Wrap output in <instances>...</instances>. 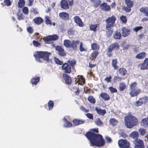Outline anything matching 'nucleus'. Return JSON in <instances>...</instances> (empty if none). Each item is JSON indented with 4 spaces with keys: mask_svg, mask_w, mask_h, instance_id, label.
I'll return each instance as SVG.
<instances>
[{
    "mask_svg": "<svg viewBox=\"0 0 148 148\" xmlns=\"http://www.w3.org/2000/svg\"><path fill=\"white\" fill-rule=\"evenodd\" d=\"M84 45L82 42L80 43V46L79 47V49L81 52L85 51L86 50V49L84 47Z\"/></svg>",
    "mask_w": 148,
    "mask_h": 148,
    "instance_id": "obj_44",
    "label": "nucleus"
},
{
    "mask_svg": "<svg viewBox=\"0 0 148 148\" xmlns=\"http://www.w3.org/2000/svg\"><path fill=\"white\" fill-rule=\"evenodd\" d=\"M72 122L73 126H75L84 123L85 121L82 119H75L73 120Z\"/></svg>",
    "mask_w": 148,
    "mask_h": 148,
    "instance_id": "obj_20",
    "label": "nucleus"
},
{
    "mask_svg": "<svg viewBox=\"0 0 148 148\" xmlns=\"http://www.w3.org/2000/svg\"><path fill=\"white\" fill-rule=\"evenodd\" d=\"M94 4L93 6L95 8L98 7L101 4V0H97L93 2Z\"/></svg>",
    "mask_w": 148,
    "mask_h": 148,
    "instance_id": "obj_45",
    "label": "nucleus"
},
{
    "mask_svg": "<svg viewBox=\"0 0 148 148\" xmlns=\"http://www.w3.org/2000/svg\"><path fill=\"white\" fill-rule=\"evenodd\" d=\"M136 82H132L130 85L129 94L131 97L137 96L141 92L140 89L137 88Z\"/></svg>",
    "mask_w": 148,
    "mask_h": 148,
    "instance_id": "obj_5",
    "label": "nucleus"
},
{
    "mask_svg": "<svg viewBox=\"0 0 148 148\" xmlns=\"http://www.w3.org/2000/svg\"><path fill=\"white\" fill-rule=\"evenodd\" d=\"M91 49L93 50L98 51L100 49L99 45L96 43H93L91 44Z\"/></svg>",
    "mask_w": 148,
    "mask_h": 148,
    "instance_id": "obj_27",
    "label": "nucleus"
},
{
    "mask_svg": "<svg viewBox=\"0 0 148 148\" xmlns=\"http://www.w3.org/2000/svg\"><path fill=\"white\" fill-rule=\"evenodd\" d=\"M25 3V2L24 0H19L18 3V7L22 8L24 6Z\"/></svg>",
    "mask_w": 148,
    "mask_h": 148,
    "instance_id": "obj_40",
    "label": "nucleus"
},
{
    "mask_svg": "<svg viewBox=\"0 0 148 148\" xmlns=\"http://www.w3.org/2000/svg\"><path fill=\"white\" fill-rule=\"evenodd\" d=\"M75 82L76 84L78 83V85H83L85 83V79L82 75H78L75 78Z\"/></svg>",
    "mask_w": 148,
    "mask_h": 148,
    "instance_id": "obj_12",
    "label": "nucleus"
},
{
    "mask_svg": "<svg viewBox=\"0 0 148 148\" xmlns=\"http://www.w3.org/2000/svg\"><path fill=\"white\" fill-rule=\"evenodd\" d=\"M49 110H51L52 109L54 106V102L52 100H49L48 103Z\"/></svg>",
    "mask_w": 148,
    "mask_h": 148,
    "instance_id": "obj_43",
    "label": "nucleus"
},
{
    "mask_svg": "<svg viewBox=\"0 0 148 148\" xmlns=\"http://www.w3.org/2000/svg\"><path fill=\"white\" fill-rule=\"evenodd\" d=\"M124 123L126 127L131 129L138 124V120L137 118L132 115H128L124 118Z\"/></svg>",
    "mask_w": 148,
    "mask_h": 148,
    "instance_id": "obj_4",
    "label": "nucleus"
},
{
    "mask_svg": "<svg viewBox=\"0 0 148 148\" xmlns=\"http://www.w3.org/2000/svg\"><path fill=\"white\" fill-rule=\"evenodd\" d=\"M92 132L89 131L86 132L85 136L90 141V146H95L97 147L103 146L105 144V141L102 136L95 132L99 133L98 128L91 129Z\"/></svg>",
    "mask_w": 148,
    "mask_h": 148,
    "instance_id": "obj_1",
    "label": "nucleus"
},
{
    "mask_svg": "<svg viewBox=\"0 0 148 148\" xmlns=\"http://www.w3.org/2000/svg\"><path fill=\"white\" fill-rule=\"evenodd\" d=\"M44 40L45 42H47V43L48 44L49 43V42L51 41L50 36L46 37Z\"/></svg>",
    "mask_w": 148,
    "mask_h": 148,
    "instance_id": "obj_61",
    "label": "nucleus"
},
{
    "mask_svg": "<svg viewBox=\"0 0 148 148\" xmlns=\"http://www.w3.org/2000/svg\"><path fill=\"white\" fill-rule=\"evenodd\" d=\"M96 124L98 126H101L103 125V123L99 118H97L95 121Z\"/></svg>",
    "mask_w": 148,
    "mask_h": 148,
    "instance_id": "obj_34",
    "label": "nucleus"
},
{
    "mask_svg": "<svg viewBox=\"0 0 148 148\" xmlns=\"http://www.w3.org/2000/svg\"><path fill=\"white\" fill-rule=\"evenodd\" d=\"M129 137L133 140L134 141H136L139 139V134L137 132L133 131L130 134Z\"/></svg>",
    "mask_w": 148,
    "mask_h": 148,
    "instance_id": "obj_18",
    "label": "nucleus"
},
{
    "mask_svg": "<svg viewBox=\"0 0 148 148\" xmlns=\"http://www.w3.org/2000/svg\"><path fill=\"white\" fill-rule=\"evenodd\" d=\"M100 96L102 99L106 101L110 99L109 96L105 92H103L101 93Z\"/></svg>",
    "mask_w": 148,
    "mask_h": 148,
    "instance_id": "obj_31",
    "label": "nucleus"
},
{
    "mask_svg": "<svg viewBox=\"0 0 148 148\" xmlns=\"http://www.w3.org/2000/svg\"><path fill=\"white\" fill-rule=\"evenodd\" d=\"M56 50L58 52L60 51H64V49L62 47L59 45H57L55 47Z\"/></svg>",
    "mask_w": 148,
    "mask_h": 148,
    "instance_id": "obj_54",
    "label": "nucleus"
},
{
    "mask_svg": "<svg viewBox=\"0 0 148 148\" xmlns=\"http://www.w3.org/2000/svg\"><path fill=\"white\" fill-rule=\"evenodd\" d=\"M116 18L115 16L112 15L111 17L108 18L105 20L106 23V34L108 37H110L111 36L114 31L112 28L114 27L115 21L116 20Z\"/></svg>",
    "mask_w": 148,
    "mask_h": 148,
    "instance_id": "obj_2",
    "label": "nucleus"
},
{
    "mask_svg": "<svg viewBox=\"0 0 148 148\" xmlns=\"http://www.w3.org/2000/svg\"><path fill=\"white\" fill-rule=\"evenodd\" d=\"M126 87V84L124 82H121L119 85V90L121 91H123Z\"/></svg>",
    "mask_w": 148,
    "mask_h": 148,
    "instance_id": "obj_38",
    "label": "nucleus"
},
{
    "mask_svg": "<svg viewBox=\"0 0 148 148\" xmlns=\"http://www.w3.org/2000/svg\"><path fill=\"white\" fill-rule=\"evenodd\" d=\"M133 143L134 145V148H145L144 142L142 140L140 139L136 141H133Z\"/></svg>",
    "mask_w": 148,
    "mask_h": 148,
    "instance_id": "obj_10",
    "label": "nucleus"
},
{
    "mask_svg": "<svg viewBox=\"0 0 148 148\" xmlns=\"http://www.w3.org/2000/svg\"><path fill=\"white\" fill-rule=\"evenodd\" d=\"M118 72L121 76H124L126 74L127 71L124 68H121L119 69Z\"/></svg>",
    "mask_w": 148,
    "mask_h": 148,
    "instance_id": "obj_30",
    "label": "nucleus"
},
{
    "mask_svg": "<svg viewBox=\"0 0 148 148\" xmlns=\"http://www.w3.org/2000/svg\"><path fill=\"white\" fill-rule=\"evenodd\" d=\"M59 16L62 19L67 21L70 18L69 14L66 12H61L59 14Z\"/></svg>",
    "mask_w": 148,
    "mask_h": 148,
    "instance_id": "obj_16",
    "label": "nucleus"
},
{
    "mask_svg": "<svg viewBox=\"0 0 148 148\" xmlns=\"http://www.w3.org/2000/svg\"><path fill=\"white\" fill-rule=\"evenodd\" d=\"M40 80V77L39 76H36L32 78L30 82L32 85H36L39 82Z\"/></svg>",
    "mask_w": 148,
    "mask_h": 148,
    "instance_id": "obj_25",
    "label": "nucleus"
},
{
    "mask_svg": "<svg viewBox=\"0 0 148 148\" xmlns=\"http://www.w3.org/2000/svg\"><path fill=\"white\" fill-rule=\"evenodd\" d=\"M95 110L97 113L99 115L103 116L106 113V111L105 109L102 110L98 107H96Z\"/></svg>",
    "mask_w": 148,
    "mask_h": 148,
    "instance_id": "obj_23",
    "label": "nucleus"
},
{
    "mask_svg": "<svg viewBox=\"0 0 148 148\" xmlns=\"http://www.w3.org/2000/svg\"><path fill=\"white\" fill-rule=\"evenodd\" d=\"M64 127H69L73 126L72 123L69 121H68L64 125Z\"/></svg>",
    "mask_w": 148,
    "mask_h": 148,
    "instance_id": "obj_49",
    "label": "nucleus"
},
{
    "mask_svg": "<svg viewBox=\"0 0 148 148\" xmlns=\"http://www.w3.org/2000/svg\"><path fill=\"white\" fill-rule=\"evenodd\" d=\"M45 22L47 25L49 24L51 25H52L51 20L49 19V16H46L45 17Z\"/></svg>",
    "mask_w": 148,
    "mask_h": 148,
    "instance_id": "obj_47",
    "label": "nucleus"
},
{
    "mask_svg": "<svg viewBox=\"0 0 148 148\" xmlns=\"http://www.w3.org/2000/svg\"><path fill=\"white\" fill-rule=\"evenodd\" d=\"M140 66V69L142 70L148 69V58H146L143 62L138 65Z\"/></svg>",
    "mask_w": 148,
    "mask_h": 148,
    "instance_id": "obj_13",
    "label": "nucleus"
},
{
    "mask_svg": "<svg viewBox=\"0 0 148 148\" xmlns=\"http://www.w3.org/2000/svg\"><path fill=\"white\" fill-rule=\"evenodd\" d=\"M18 19L20 21L23 20L24 18L23 15V13L20 11H18L17 14Z\"/></svg>",
    "mask_w": 148,
    "mask_h": 148,
    "instance_id": "obj_41",
    "label": "nucleus"
},
{
    "mask_svg": "<svg viewBox=\"0 0 148 148\" xmlns=\"http://www.w3.org/2000/svg\"><path fill=\"white\" fill-rule=\"evenodd\" d=\"M55 62L57 64L60 65H62L63 63L62 61H60L58 58H55L54 60Z\"/></svg>",
    "mask_w": 148,
    "mask_h": 148,
    "instance_id": "obj_55",
    "label": "nucleus"
},
{
    "mask_svg": "<svg viewBox=\"0 0 148 148\" xmlns=\"http://www.w3.org/2000/svg\"><path fill=\"white\" fill-rule=\"evenodd\" d=\"M27 31L30 34H32L34 32L33 29L31 26H29L27 27Z\"/></svg>",
    "mask_w": 148,
    "mask_h": 148,
    "instance_id": "obj_53",
    "label": "nucleus"
},
{
    "mask_svg": "<svg viewBox=\"0 0 148 148\" xmlns=\"http://www.w3.org/2000/svg\"><path fill=\"white\" fill-rule=\"evenodd\" d=\"M118 144L120 148H130V143L126 139H121L119 140L118 142Z\"/></svg>",
    "mask_w": 148,
    "mask_h": 148,
    "instance_id": "obj_9",
    "label": "nucleus"
},
{
    "mask_svg": "<svg viewBox=\"0 0 148 148\" xmlns=\"http://www.w3.org/2000/svg\"><path fill=\"white\" fill-rule=\"evenodd\" d=\"M148 102V97L145 96L142 98L139 99V100L136 101V103L137 106H140L143 104H145Z\"/></svg>",
    "mask_w": 148,
    "mask_h": 148,
    "instance_id": "obj_11",
    "label": "nucleus"
},
{
    "mask_svg": "<svg viewBox=\"0 0 148 148\" xmlns=\"http://www.w3.org/2000/svg\"><path fill=\"white\" fill-rule=\"evenodd\" d=\"M121 31L122 36L124 37L128 36L130 34L131 32L130 29L125 27H123Z\"/></svg>",
    "mask_w": 148,
    "mask_h": 148,
    "instance_id": "obj_17",
    "label": "nucleus"
},
{
    "mask_svg": "<svg viewBox=\"0 0 148 148\" xmlns=\"http://www.w3.org/2000/svg\"><path fill=\"white\" fill-rule=\"evenodd\" d=\"M113 79L114 82H119L122 80V78L119 76H115L114 77Z\"/></svg>",
    "mask_w": 148,
    "mask_h": 148,
    "instance_id": "obj_57",
    "label": "nucleus"
},
{
    "mask_svg": "<svg viewBox=\"0 0 148 148\" xmlns=\"http://www.w3.org/2000/svg\"><path fill=\"white\" fill-rule=\"evenodd\" d=\"M140 11L143 13L145 16H148V7H142L140 9Z\"/></svg>",
    "mask_w": 148,
    "mask_h": 148,
    "instance_id": "obj_32",
    "label": "nucleus"
},
{
    "mask_svg": "<svg viewBox=\"0 0 148 148\" xmlns=\"http://www.w3.org/2000/svg\"><path fill=\"white\" fill-rule=\"evenodd\" d=\"M117 60L116 58H115L112 60V66L113 68L114 69L117 70L119 69V67L117 65Z\"/></svg>",
    "mask_w": 148,
    "mask_h": 148,
    "instance_id": "obj_29",
    "label": "nucleus"
},
{
    "mask_svg": "<svg viewBox=\"0 0 148 148\" xmlns=\"http://www.w3.org/2000/svg\"><path fill=\"white\" fill-rule=\"evenodd\" d=\"M58 54L60 56L64 57L66 55V53L65 52L64 50H62V51H58Z\"/></svg>",
    "mask_w": 148,
    "mask_h": 148,
    "instance_id": "obj_58",
    "label": "nucleus"
},
{
    "mask_svg": "<svg viewBox=\"0 0 148 148\" xmlns=\"http://www.w3.org/2000/svg\"><path fill=\"white\" fill-rule=\"evenodd\" d=\"M146 53L145 52H143L137 54L135 56V58L137 59H142L145 58L146 56Z\"/></svg>",
    "mask_w": 148,
    "mask_h": 148,
    "instance_id": "obj_28",
    "label": "nucleus"
},
{
    "mask_svg": "<svg viewBox=\"0 0 148 148\" xmlns=\"http://www.w3.org/2000/svg\"><path fill=\"white\" fill-rule=\"evenodd\" d=\"M143 28V27L142 26H137L135 27L134 29V31L137 32L139 30L142 29Z\"/></svg>",
    "mask_w": 148,
    "mask_h": 148,
    "instance_id": "obj_59",
    "label": "nucleus"
},
{
    "mask_svg": "<svg viewBox=\"0 0 148 148\" xmlns=\"http://www.w3.org/2000/svg\"><path fill=\"white\" fill-rule=\"evenodd\" d=\"M112 78V76H107L104 79V80L106 81L107 83L110 82L111 81V79Z\"/></svg>",
    "mask_w": 148,
    "mask_h": 148,
    "instance_id": "obj_64",
    "label": "nucleus"
},
{
    "mask_svg": "<svg viewBox=\"0 0 148 148\" xmlns=\"http://www.w3.org/2000/svg\"><path fill=\"white\" fill-rule=\"evenodd\" d=\"M101 9L106 12L110 11L111 10L110 6L108 5L106 3H103L100 5Z\"/></svg>",
    "mask_w": 148,
    "mask_h": 148,
    "instance_id": "obj_14",
    "label": "nucleus"
},
{
    "mask_svg": "<svg viewBox=\"0 0 148 148\" xmlns=\"http://www.w3.org/2000/svg\"><path fill=\"white\" fill-rule=\"evenodd\" d=\"M113 37L115 39H120L121 38V35L120 32L116 31L113 35Z\"/></svg>",
    "mask_w": 148,
    "mask_h": 148,
    "instance_id": "obj_37",
    "label": "nucleus"
},
{
    "mask_svg": "<svg viewBox=\"0 0 148 148\" xmlns=\"http://www.w3.org/2000/svg\"><path fill=\"white\" fill-rule=\"evenodd\" d=\"M88 100L90 102L94 104L96 102L95 99L92 96H89L88 97Z\"/></svg>",
    "mask_w": 148,
    "mask_h": 148,
    "instance_id": "obj_42",
    "label": "nucleus"
},
{
    "mask_svg": "<svg viewBox=\"0 0 148 148\" xmlns=\"http://www.w3.org/2000/svg\"><path fill=\"white\" fill-rule=\"evenodd\" d=\"M63 77L66 84L68 85H70L72 82L70 77L68 74L65 73L63 74Z\"/></svg>",
    "mask_w": 148,
    "mask_h": 148,
    "instance_id": "obj_21",
    "label": "nucleus"
},
{
    "mask_svg": "<svg viewBox=\"0 0 148 148\" xmlns=\"http://www.w3.org/2000/svg\"><path fill=\"white\" fill-rule=\"evenodd\" d=\"M75 30L73 28H70L68 29L67 33L68 35H73L75 32Z\"/></svg>",
    "mask_w": 148,
    "mask_h": 148,
    "instance_id": "obj_52",
    "label": "nucleus"
},
{
    "mask_svg": "<svg viewBox=\"0 0 148 148\" xmlns=\"http://www.w3.org/2000/svg\"><path fill=\"white\" fill-rule=\"evenodd\" d=\"M120 45L118 42H115L110 44L106 50L107 55L108 57L110 58L112 56V51L118 50Z\"/></svg>",
    "mask_w": 148,
    "mask_h": 148,
    "instance_id": "obj_7",
    "label": "nucleus"
},
{
    "mask_svg": "<svg viewBox=\"0 0 148 148\" xmlns=\"http://www.w3.org/2000/svg\"><path fill=\"white\" fill-rule=\"evenodd\" d=\"M99 26V24H90L89 26V28L91 31H93L94 32H96L97 28Z\"/></svg>",
    "mask_w": 148,
    "mask_h": 148,
    "instance_id": "obj_33",
    "label": "nucleus"
},
{
    "mask_svg": "<svg viewBox=\"0 0 148 148\" xmlns=\"http://www.w3.org/2000/svg\"><path fill=\"white\" fill-rule=\"evenodd\" d=\"M68 63H65L62 66V69L64 71V72L66 73H70L71 72V69H74L75 65L76 64V62L75 60L68 61Z\"/></svg>",
    "mask_w": 148,
    "mask_h": 148,
    "instance_id": "obj_6",
    "label": "nucleus"
},
{
    "mask_svg": "<svg viewBox=\"0 0 148 148\" xmlns=\"http://www.w3.org/2000/svg\"><path fill=\"white\" fill-rule=\"evenodd\" d=\"M141 125L144 127H148V117L143 119L141 122Z\"/></svg>",
    "mask_w": 148,
    "mask_h": 148,
    "instance_id": "obj_26",
    "label": "nucleus"
},
{
    "mask_svg": "<svg viewBox=\"0 0 148 148\" xmlns=\"http://www.w3.org/2000/svg\"><path fill=\"white\" fill-rule=\"evenodd\" d=\"M71 41L67 39L64 40V41L63 45L67 48H70Z\"/></svg>",
    "mask_w": 148,
    "mask_h": 148,
    "instance_id": "obj_35",
    "label": "nucleus"
},
{
    "mask_svg": "<svg viewBox=\"0 0 148 148\" xmlns=\"http://www.w3.org/2000/svg\"><path fill=\"white\" fill-rule=\"evenodd\" d=\"M99 53L98 51H94L92 52L91 55L90 56L91 57V59H92V60H94L96 59L97 56Z\"/></svg>",
    "mask_w": 148,
    "mask_h": 148,
    "instance_id": "obj_36",
    "label": "nucleus"
},
{
    "mask_svg": "<svg viewBox=\"0 0 148 148\" xmlns=\"http://www.w3.org/2000/svg\"><path fill=\"white\" fill-rule=\"evenodd\" d=\"M125 3L127 6L124 7L123 10L126 12H130L131 11V8L134 5V1L132 0H125Z\"/></svg>",
    "mask_w": 148,
    "mask_h": 148,
    "instance_id": "obj_8",
    "label": "nucleus"
},
{
    "mask_svg": "<svg viewBox=\"0 0 148 148\" xmlns=\"http://www.w3.org/2000/svg\"><path fill=\"white\" fill-rule=\"evenodd\" d=\"M33 21L35 24L37 25H39L44 22L43 19L40 17L34 18Z\"/></svg>",
    "mask_w": 148,
    "mask_h": 148,
    "instance_id": "obj_24",
    "label": "nucleus"
},
{
    "mask_svg": "<svg viewBox=\"0 0 148 148\" xmlns=\"http://www.w3.org/2000/svg\"><path fill=\"white\" fill-rule=\"evenodd\" d=\"M73 89L74 90V91L75 94L77 95H78L80 92L79 88L78 87H74Z\"/></svg>",
    "mask_w": 148,
    "mask_h": 148,
    "instance_id": "obj_50",
    "label": "nucleus"
},
{
    "mask_svg": "<svg viewBox=\"0 0 148 148\" xmlns=\"http://www.w3.org/2000/svg\"><path fill=\"white\" fill-rule=\"evenodd\" d=\"M138 132L141 135L143 136L146 132V130L144 128H140L138 129Z\"/></svg>",
    "mask_w": 148,
    "mask_h": 148,
    "instance_id": "obj_46",
    "label": "nucleus"
},
{
    "mask_svg": "<svg viewBox=\"0 0 148 148\" xmlns=\"http://www.w3.org/2000/svg\"><path fill=\"white\" fill-rule=\"evenodd\" d=\"M109 89L112 93L116 92H117V89L112 86H110L109 87Z\"/></svg>",
    "mask_w": 148,
    "mask_h": 148,
    "instance_id": "obj_60",
    "label": "nucleus"
},
{
    "mask_svg": "<svg viewBox=\"0 0 148 148\" xmlns=\"http://www.w3.org/2000/svg\"><path fill=\"white\" fill-rule=\"evenodd\" d=\"M120 19L122 22L124 23H126L127 21L126 16L123 15H122L120 16Z\"/></svg>",
    "mask_w": 148,
    "mask_h": 148,
    "instance_id": "obj_48",
    "label": "nucleus"
},
{
    "mask_svg": "<svg viewBox=\"0 0 148 148\" xmlns=\"http://www.w3.org/2000/svg\"><path fill=\"white\" fill-rule=\"evenodd\" d=\"M80 42L79 40H73L71 41L70 48H72L73 50H77V45Z\"/></svg>",
    "mask_w": 148,
    "mask_h": 148,
    "instance_id": "obj_19",
    "label": "nucleus"
},
{
    "mask_svg": "<svg viewBox=\"0 0 148 148\" xmlns=\"http://www.w3.org/2000/svg\"><path fill=\"white\" fill-rule=\"evenodd\" d=\"M23 12L25 14H27L29 13V10L28 8L26 7H23L22 9Z\"/></svg>",
    "mask_w": 148,
    "mask_h": 148,
    "instance_id": "obj_56",
    "label": "nucleus"
},
{
    "mask_svg": "<svg viewBox=\"0 0 148 148\" xmlns=\"http://www.w3.org/2000/svg\"><path fill=\"white\" fill-rule=\"evenodd\" d=\"M4 2L5 5L8 6H10L12 4V3L10 0H4Z\"/></svg>",
    "mask_w": 148,
    "mask_h": 148,
    "instance_id": "obj_63",
    "label": "nucleus"
},
{
    "mask_svg": "<svg viewBox=\"0 0 148 148\" xmlns=\"http://www.w3.org/2000/svg\"><path fill=\"white\" fill-rule=\"evenodd\" d=\"M33 45L36 47H38L40 45L39 42L35 40H34L33 41Z\"/></svg>",
    "mask_w": 148,
    "mask_h": 148,
    "instance_id": "obj_62",
    "label": "nucleus"
},
{
    "mask_svg": "<svg viewBox=\"0 0 148 148\" xmlns=\"http://www.w3.org/2000/svg\"><path fill=\"white\" fill-rule=\"evenodd\" d=\"M61 8L64 9H68L69 7L67 0H62L60 2Z\"/></svg>",
    "mask_w": 148,
    "mask_h": 148,
    "instance_id": "obj_22",
    "label": "nucleus"
},
{
    "mask_svg": "<svg viewBox=\"0 0 148 148\" xmlns=\"http://www.w3.org/2000/svg\"><path fill=\"white\" fill-rule=\"evenodd\" d=\"M51 53L47 51H37L34 54L36 60L40 63L43 62L45 60L49 62V57Z\"/></svg>",
    "mask_w": 148,
    "mask_h": 148,
    "instance_id": "obj_3",
    "label": "nucleus"
},
{
    "mask_svg": "<svg viewBox=\"0 0 148 148\" xmlns=\"http://www.w3.org/2000/svg\"><path fill=\"white\" fill-rule=\"evenodd\" d=\"M110 123L113 126L116 125L118 123V121L114 118H111L109 120Z\"/></svg>",
    "mask_w": 148,
    "mask_h": 148,
    "instance_id": "obj_39",
    "label": "nucleus"
},
{
    "mask_svg": "<svg viewBox=\"0 0 148 148\" xmlns=\"http://www.w3.org/2000/svg\"><path fill=\"white\" fill-rule=\"evenodd\" d=\"M50 36L51 41L56 40L59 38L58 36L56 35H50Z\"/></svg>",
    "mask_w": 148,
    "mask_h": 148,
    "instance_id": "obj_51",
    "label": "nucleus"
},
{
    "mask_svg": "<svg viewBox=\"0 0 148 148\" xmlns=\"http://www.w3.org/2000/svg\"><path fill=\"white\" fill-rule=\"evenodd\" d=\"M75 22L79 27H83L84 26V23L82 21L81 18L77 16H75L73 18Z\"/></svg>",
    "mask_w": 148,
    "mask_h": 148,
    "instance_id": "obj_15",
    "label": "nucleus"
}]
</instances>
